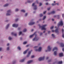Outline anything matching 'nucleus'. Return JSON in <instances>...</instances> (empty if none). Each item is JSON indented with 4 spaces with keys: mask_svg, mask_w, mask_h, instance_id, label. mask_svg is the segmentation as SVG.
Segmentation results:
<instances>
[{
    "mask_svg": "<svg viewBox=\"0 0 64 64\" xmlns=\"http://www.w3.org/2000/svg\"><path fill=\"white\" fill-rule=\"evenodd\" d=\"M64 14H62V17L63 18H64Z\"/></svg>",
    "mask_w": 64,
    "mask_h": 64,
    "instance_id": "bf43d9fd",
    "label": "nucleus"
},
{
    "mask_svg": "<svg viewBox=\"0 0 64 64\" xmlns=\"http://www.w3.org/2000/svg\"><path fill=\"white\" fill-rule=\"evenodd\" d=\"M46 13V11H45L43 12V14H45Z\"/></svg>",
    "mask_w": 64,
    "mask_h": 64,
    "instance_id": "603ef678",
    "label": "nucleus"
},
{
    "mask_svg": "<svg viewBox=\"0 0 64 64\" xmlns=\"http://www.w3.org/2000/svg\"><path fill=\"white\" fill-rule=\"evenodd\" d=\"M7 13L6 14V15L9 16L11 14V10H8L7 12Z\"/></svg>",
    "mask_w": 64,
    "mask_h": 64,
    "instance_id": "423d86ee",
    "label": "nucleus"
},
{
    "mask_svg": "<svg viewBox=\"0 0 64 64\" xmlns=\"http://www.w3.org/2000/svg\"><path fill=\"white\" fill-rule=\"evenodd\" d=\"M11 34L12 35H14V33L12 32L11 33Z\"/></svg>",
    "mask_w": 64,
    "mask_h": 64,
    "instance_id": "a18cd8bd",
    "label": "nucleus"
},
{
    "mask_svg": "<svg viewBox=\"0 0 64 64\" xmlns=\"http://www.w3.org/2000/svg\"><path fill=\"white\" fill-rule=\"evenodd\" d=\"M31 50L29 51L28 52V54L27 56V57H29V56H30V54H31Z\"/></svg>",
    "mask_w": 64,
    "mask_h": 64,
    "instance_id": "dca6fc26",
    "label": "nucleus"
},
{
    "mask_svg": "<svg viewBox=\"0 0 64 64\" xmlns=\"http://www.w3.org/2000/svg\"><path fill=\"white\" fill-rule=\"evenodd\" d=\"M52 37H53V38H54V37H55V34H52Z\"/></svg>",
    "mask_w": 64,
    "mask_h": 64,
    "instance_id": "c9c22d12",
    "label": "nucleus"
},
{
    "mask_svg": "<svg viewBox=\"0 0 64 64\" xmlns=\"http://www.w3.org/2000/svg\"><path fill=\"white\" fill-rule=\"evenodd\" d=\"M51 46H49L48 47V48L47 50H46L45 52H48V51H50L51 50Z\"/></svg>",
    "mask_w": 64,
    "mask_h": 64,
    "instance_id": "39448f33",
    "label": "nucleus"
},
{
    "mask_svg": "<svg viewBox=\"0 0 64 64\" xmlns=\"http://www.w3.org/2000/svg\"><path fill=\"white\" fill-rule=\"evenodd\" d=\"M38 48V47L37 46H35L34 47V50L36 51H38V52H40L42 50V47H40L38 48V49H37V48Z\"/></svg>",
    "mask_w": 64,
    "mask_h": 64,
    "instance_id": "f257e3e1",
    "label": "nucleus"
},
{
    "mask_svg": "<svg viewBox=\"0 0 64 64\" xmlns=\"http://www.w3.org/2000/svg\"><path fill=\"white\" fill-rule=\"evenodd\" d=\"M52 21H53L54 20V19H52Z\"/></svg>",
    "mask_w": 64,
    "mask_h": 64,
    "instance_id": "69168bd1",
    "label": "nucleus"
},
{
    "mask_svg": "<svg viewBox=\"0 0 64 64\" xmlns=\"http://www.w3.org/2000/svg\"><path fill=\"white\" fill-rule=\"evenodd\" d=\"M34 24H35V22L31 21L28 23V24L29 26H30V25H34Z\"/></svg>",
    "mask_w": 64,
    "mask_h": 64,
    "instance_id": "0eeeda50",
    "label": "nucleus"
},
{
    "mask_svg": "<svg viewBox=\"0 0 64 64\" xmlns=\"http://www.w3.org/2000/svg\"><path fill=\"white\" fill-rule=\"evenodd\" d=\"M62 50L63 51H64V48H63L62 49Z\"/></svg>",
    "mask_w": 64,
    "mask_h": 64,
    "instance_id": "338daca9",
    "label": "nucleus"
},
{
    "mask_svg": "<svg viewBox=\"0 0 64 64\" xmlns=\"http://www.w3.org/2000/svg\"><path fill=\"white\" fill-rule=\"evenodd\" d=\"M35 57V56L34 55H33L31 56V57L32 58H34Z\"/></svg>",
    "mask_w": 64,
    "mask_h": 64,
    "instance_id": "37998d69",
    "label": "nucleus"
},
{
    "mask_svg": "<svg viewBox=\"0 0 64 64\" xmlns=\"http://www.w3.org/2000/svg\"><path fill=\"white\" fill-rule=\"evenodd\" d=\"M9 5V4H6L3 6L4 7H6Z\"/></svg>",
    "mask_w": 64,
    "mask_h": 64,
    "instance_id": "cd10ccee",
    "label": "nucleus"
},
{
    "mask_svg": "<svg viewBox=\"0 0 64 64\" xmlns=\"http://www.w3.org/2000/svg\"><path fill=\"white\" fill-rule=\"evenodd\" d=\"M10 25V24L9 23L8 24L6 25L5 27L6 29H8V28H9V26Z\"/></svg>",
    "mask_w": 64,
    "mask_h": 64,
    "instance_id": "f8f14e48",
    "label": "nucleus"
},
{
    "mask_svg": "<svg viewBox=\"0 0 64 64\" xmlns=\"http://www.w3.org/2000/svg\"><path fill=\"white\" fill-rule=\"evenodd\" d=\"M42 3H40L39 4L40 6H41V5H42Z\"/></svg>",
    "mask_w": 64,
    "mask_h": 64,
    "instance_id": "49530a36",
    "label": "nucleus"
},
{
    "mask_svg": "<svg viewBox=\"0 0 64 64\" xmlns=\"http://www.w3.org/2000/svg\"><path fill=\"white\" fill-rule=\"evenodd\" d=\"M9 45H10V44L9 43H8L6 45L7 46H9Z\"/></svg>",
    "mask_w": 64,
    "mask_h": 64,
    "instance_id": "09e8293b",
    "label": "nucleus"
},
{
    "mask_svg": "<svg viewBox=\"0 0 64 64\" xmlns=\"http://www.w3.org/2000/svg\"><path fill=\"white\" fill-rule=\"evenodd\" d=\"M39 15H40V17H42V16H43V14H40Z\"/></svg>",
    "mask_w": 64,
    "mask_h": 64,
    "instance_id": "72a5a7b5",
    "label": "nucleus"
},
{
    "mask_svg": "<svg viewBox=\"0 0 64 64\" xmlns=\"http://www.w3.org/2000/svg\"><path fill=\"white\" fill-rule=\"evenodd\" d=\"M52 32H54V30H52Z\"/></svg>",
    "mask_w": 64,
    "mask_h": 64,
    "instance_id": "052dcab7",
    "label": "nucleus"
},
{
    "mask_svg": "<svg viewBox=\"0 0 64 64\" xmlns=\"http://www.w3.org/2000/svg\"><path fill=\"white\" fill-rule=\"evenodd\" d=\"M55 32H56V33H58V34L59 32V31L58 30V29L57 28L55 30Z\"/></svg>",
    "mask_w": 64,
    "mask_h": 64,
    "instance_id": "412c9836",
    "label": "nucleus"
},
{
    "mask_svg": "<svg viewBox=\"0 0 64 64\" xmlns=\"http://www.w3.org/2000/svg\"><path fill=\"white\" fill-rule=\"evenodd\" d=\"M18 18H16V21H18Z\"/></svg>",
    "mask_w": 64,
    "mask_h": 64,
    "instance_id": "3c124183",
    "label": "nucleus"
},
{
    "mask_svg": "<svg viewBox=\"0 0 64 64\" xmlns=\"http://www.w3.org/2000/svg\"><path fill=\"white\" fill-rule=\"evenodd\" d=\"M26 31H27V29L26 28H24L23 30L22 31L23 32H26Z\"/></svg>",
    "mask_w": 64,
    "mask_h": 64,
    "instance_id": "bb28decb",
    "label": "nucleus"
},
{
    "mask_svg": "<svg viewBox=\"0 0 64 64\" xmlns=\"http://www.w3.org/2000/svg\"><path fill=\"white\" fill-rule=\"evenodd\" d=\"M47 26V24H44L42 26H39L40 28H41L42 30H46V28H45Z\"/></svg>",
    "mask_w": 64,
    "mask_h": 64,
    "instance_id": "7ed1b4c3",
    "label": "nucleus"
},
{
    "mask_svg": "<svg viewBox=\"0 0 64 64\" xmlns=\"http://www.w3.org/2000/svg\"><path fill=\"white\" fill-rule=\"evenodd\" d=\"M51 14V12H48V15H50V14Z\"/></svg>",
    "mask_w": 64,
    "mask_h": 64,
    "instance_id": "8fccbe9b",
    "label": "nucleus"
},
{
    "mask_svg": "<svg viewBox=\"0 0 64 64\" xmlns=\"http://www.w3.org/2000/svg\"><path fill=\"white\" fill-rule=\"evenodd\" d=\"M55 13V11H52L51 12V13L52 14H54Z\"/></svg>",
    "mask_w": 64,
    "mask_h": 64,
    "instance_id": "f704fd0d",
    "label": "nucleus"
},
{
    "mask_svg": "<svg viewBox=\"0 0 64 64\" xmlns=\"http://www.w3.org/2000/svg\"><path fill=\"white\" fill-rule=\"evenodd\" d=\"M20 11L22 12H23L24 13H25V12L26 11H25V10H20Z\"/></svg>",
    "mask_w": 64,
    "mask_h": 64,
    "instance_id": "b1692460",
    "label": "nucleus"
},
{
    "mask_svg": "<svg viewBox=\"0 0 64 64\" xmlns=\"http://www.w3.org/2000/svg\"><path fill=\"white\" fill-rule=\"evenodd\" d=\"M8 39L9 40H11L12 39V38L10 36L8 37Z\"/></svg>",
    "mask_w": 64,
    "mask_h": 64,
    "instance_id": "a878e982",
    "label": "nucleus"
},
{
    "mask_svg": "<svg viewBox=\"0 0 64 64\" xmlns=\"http://www.w3.org/2000/svg\"><path fill=\"white\" fill-rule=\"evenodd\" d=\"M36 2L37 3H38V0H36Z\"/></svg>",
    "mask_w": 64,
    "mask_h": 64,
    "instance_id": "e2e57ef3",
    "label": "nucleus"
},
{
    "mask_svg": "<svg viewBox=\"0 0 64 64\" xmlns=\"http://www.w3.org/2000/svg\"><path fill=\"white\" fill-rule=\"evenodd\" d=\"M22 34V32L20 31L19 32L18 34L19 35H21V34Z\"/></svg>",
    "mask_w": 64,
    "mask_h": 64,
    "instance_id": "7c9ffc66",
    "label": "nucleus"
},
{
    "mask_svg": "<svg viewBox=\"0 0 64 64\" xmlns=\"http://www.w3.org/2000/svg\"><path fill=\"white\" fill-rule=\"evenodd\" d=\"M18 10H19V8H16L15 9V11L16 12L18 11Z\"/></svg>",
    "mask_w": 64,
    "mask_h": 64,
    "instance_id": "c756f323",
    "label": "nucleus"
},
{
    "mask_svg": "<svg viewBox=\"0 0 64 64\" xmlns=\"http://www.w3.org/2000/svg\"><path fill=\"white\" fill-rule=\"evenodd\" d=\"M62 61L59 62H58V64H62Z\"/></svg>",
    "mask_w": 64,
    "mask_h": 64,
    "instance_id": "58836bf2",
    "label": "nucleus"
},
{
    "mask_svg": "<svg viewBox=\"0 0 64 64\" xmlns=\"http://www.w3.org/2000/svg\"><path fill=\"white\" fill-rule=\"evenodd\" d=\"M56 4L57 5H59V4H58V3H56Z\"/></svg>",
    "mask_w": 64,
    "mask_h": 64,
    "instance_id": "680f3d73",
    "label": "nucleus"
},
{
    "mask_svg": "<svg viewBox=\"0 0 64 64\" xmlns=\"http://www.w3.org/2000/svg\"><path fill=\"white\" fill-rule=\"evenodd\" d=\"M60 15H55L54 16V18H58V19H59L60 17Z\"/></svg>",
    "mask_w": 64,
    "mask_h": 64,
    "instance_id": "9b49d317",
    "label": "nucleus"
},
{
    "mask_svg": "<svg viewBox=\"0 0 64 64\" xmlns=\"http://www.w3.org/2000/svg\"><path fill=\"white\" fill-rule=\"evenodd\" d=\"M57 49H58L56 47H54L52 49V51H54V50H57Z\"/></svg>",
    "mask_w": 64,
    "mask_h": 64,
    "instance_id": "2eb2a0df",
    "label": "nucleus"
},
{
    "mask_svg": "<svg viewBox=\"0 0 64 64\" xmlns=\"http://www.w3.org/2000/svg\"><path fill=\"white\" fill-rule=\"evenodd\" d=\"M42 34H43V33H42V32H41L40 34V35H42Z\"/></svg>",
    "mask_w": 64,
    "mask_h": 64,
    "instance_id": "864d4df0",
    "label": "nucleus"
},
{
    "mask_svg": "<svg viewBox=\"0 0 64 64\" xmlns=\"http://www.w3.org/2000/svg\"><path fill=\"white\" fill-rule=\"evenodd\" d=\"M50 31H48V33H50Z\"/></svg>",
    "mask_w": 64,
    "mask_h": 64,
    "instance_id": "774afa93",
    "label": "nucleus"
},
{
    "mask_svg": "<svg viewBox=\"0 0 64 64\" xmlns=\"http://www.w3.org/2000/svg\"><path fill=\"white\" fill-rule=\"evenodd\" d=\"M60 44V46H61L62 47H63L64 46V44L63 43V42L61 43Z\"/></svg>",
    "mask_w": 64,
    "mask_h": 64,
    "instance_id": "aec40b11",
    "label": "nucleus"
},
{
    "mask_svg": "<svg viewBox=\"0 0 64 64\" xmlns=\"http://www.w3.org/2000/svg\"><path fill=\"white\" fill-rule=\"evenodd\" d=\"M28 14L27 13H26V14H25L24 15V16H27V15Z\"/></svg>",
    "mask_w": 64,
    "mask_h": 64,
    "instance_id": "ea45409f",
    "label": "nucleus"
},
{
    "mask_svg": "<svg viewBox=\"0 0 64 64\" xmlns=\"http://www.w3.org/2000/svg\"><path fill=\"white\" fill-rule=\"evenodd\" d=\"M48 58H49L48 57H47L46 58V59H48Z\"/></svg>",
    "mask_w": 64,
    "mask_h": 64,
    "instance_id": "0e129e2a",
    "label": "nucleus"
},
{
    "mask_svg": "<svg viewBox=\"0 0 64 64\" xmlns=\"http://www.w3.org/2000/svg\"><path fill=\"white\" fill-rule=\"evenodd\" d=\"M56 5V3H52V6H55V5Z\"/></svg>",
    "mask_w": 64,
    "mask_h": 64,
    "instance_id": "e433bc0d",
    "label": "nucleus"
},
{
    "mask_svg": "<svg viewBox=\"0 0 64 64\" xmlns=\"http://www.w3.org/2000/svg\"><path fill=\"white\" fill-rule=\"evenodd\" d=\"M27 43V42H24L23 43V44H26Z\"/></svg>",
    "mask_w": 64,
    "mask_h": 64,
    "instance_id": "4c0bfd02",
    "label": "nucleus"
},
{
    "mask_svg": "<svg viewBox=\"0 0 64 64\" xmlns=\"http://www.w3.org/2000/svg\"><path fill=\"white\" fill-rule=\"evenodd\" d=\"M50 8H48V10H49L50 9Z\"/></svg>",
    "mask_w": 64,
    "mask_h": 64,
    "instance_id": "5fc2aeb1",
    "label": "nucleus"
},
{
    "mask_svg": "<svg viewBox=\"0 0 64 64\" xmlns=\"http://www.w3.org/2000/svg\"><path fill=\"white\" fill-rule=\"evenodd\" d=\"M48 3H46V5H48Z\"/></svg>",
    "mask_w": 64,
    "mask_h": 64,
    "instance_id": "13d9d810",
    "label": "nucleus"
},
{
    "mask_svg": "<svg viewBox=\"0 0 64 64\" xmlns=\"http://www.w3.org/2000/svg\"><path fill=\"white\" fill-rule=\"evenodd\" d=\"M25 59L23 58L22 60H19V62H24V61H25Z\"/></svg>",
    "mask_w": 64,
    "mask_h": 64,
    "instance_id": "4468645a",
    "label": "nucleus"
},
{
    "mask_svg": "<svg viewBox=\"0 0 64 64\" xmlns=\"http://www.w3.org/2000/svg\"><path fill=\"white\" fill-rule=\"evenodd\" d=\"M35 3H33L32 6L33 7L34 10H36L37 9V6L36 5H35Z\"/></svg>",
    "mask_w": 64,
    "mask_h": 64,
    "instance_id": "20e7f679",
    "label": "nucleus"
},
{
    "mask_svg": "<svg viewBox=\"0 0 64 64\" xmlns=\"http://www.w3.org/2000/svg\"><path fill=\"white\" fill-rule=\"evenodd\" d=\"M54 55L55 56H56V55H57V51H55L54 53Z\"/></svg>",
    "mask_w": 64,
    "mask_h": 64,
    "instance_id": "5701e85b",
    "label": "nucleus"
},
{
    "mask_svg": "<svg viewBox=\"0 0 64 64\" xmlns=\"http://www.w3.org/2000/svg\"><path fill=\"white\" fill-rule=\"evenodd\" d=\"M33 2V0H28L27 1V3H31V2Z\"/></svg>",
    "mask_w": 64,
    "mask_h": 64,
    "instance_id": "4be33fe9",
    "label": "nucleus"
},
{
    "mask_svg": "<svg viewBox=\"0 0 64 64\" xmlns=\"http://www.w3.org/2000/svg\"><path fill=\"white\" fill-rule=\"evenodd\" d=\"M28 50H29V49H28L26 50H25L24 52H23V54H25L26 53H27V51H28Z\"/></svg>",
    "mask_w": 64,
    "mask_h": 64,
    "instance_id": "6ab92c4d",
    "label": "nucleus"
},
{
    "mask_svg": "<svg viewBox=\"0 0 64 64\" xmlns=\"http://www.w3.org/2000/svg\"><path fill=\"white\" fill-rule=\"evenodd\" d=\"M14 36H17V34H14Z\"/></svg>",
    "mask_w": 64,
    "mask_h": 64,
    "instance_id": "79ce46f5",
    "label": "nucleus"
},
{
    "mask_svg": "<svg viewBox=\"0 0 64 64\" xmlns=\"http://www.w3.org/2000/svg\"><path fill=\"white\" fill-rule=\"evenodd\" d=\"M45 58V56H44L43 57H40L38 59L39 61H41L43 60Z\"/></svg>",
    "mask_w": 64,
    "mask_h": 64,
    "instance_id": "1a4fd4ad",
    "label": "nucleus"
},
{
    "mask_svg": "<svg viewBox=\"0 0 64 64\" xmlns=\"http://www.w3.org/2000/svg\"><path fill=\"white\" fill-rule=\"evenodd\" d=\"M63 22L62 20L61 21H60L58 23V27H59V26H63Z\"/></svg>",
    "mask_w": 64,
    "mask_h": 64,
    "instance_id": "f03ea898",
    "label": "nucleus"
},
{
    "mask_svg": "<svg viewBox=\"0 0 64 64\" xmlns=\"http://www.w3.org/2000/svg\"><path fill=\"white\" fill-rule=\"evenodd\" d=\"M15 63H16V61L15 60L13 61L12 62V64H14Z\"/></svg>",
    "mask_w": 64,
    "mask_h": 64,
    "instance_id": "473e14b6",
    "label": "nucleus"
},
{
    "mask_svg": "<svg viewBox=\"0 0 64 64\" xmlns=\"http://www.w3.org/2000/svg\"><path fill=\"white\" fill-rule=\"evenodd\" d=\"M17 49H18L19 50H21V48L20 46H18L17 47Z\"/></svg>",
    "mask_w": 64,
    "mask_h": 64,
    "instance_id": "2f4dec72",
    "label": "nucleus"
},
{
    "mask_svg": "<svg viewBox=\"0 0 64 64\" xmlns=\"http://www.w3.org/2000/svg\"><path fill=\"white\" fill-rule=\"evenodd\" d=\"M33 61V60H30L27 62V64H30V63H32Z\"/></svg>",
    "mask_w": 64,
    "mask_h": 64,
    "instance_id": "ddd939ff",
    "label": "nucleus"
},
{
    "mask_svg": "<svg viewBox=\"0 0 64 64\" xmlns=\"http://www.w3.org/2000/svg\"><path fill=\"white\" fill-rule=\"evenodd\" d=\"M21 29V28L20 27H19L18 28V30H20Z\"/></svg>",
    "mask_w": 64,
    "mask_h": 64,
    "instance_id": "4d7b16f0",
    "label": "nucleus"
},
{
    "mask_svg": "<svg viewBox=\"0 0 64 64\" xmlns=\"http://www.w3.org/2000/svg\"><path fill=\"white\" fill-rule=\"evenodd\" d=\"M46 16H44L42 18V20H44V19H46Z\"/></svg>",
    "mask_w": 64,
    "mask_h": 64,
    "instance_id": "393cba45",
    "label": "nucleus"
},
{
    "mask_svg": "<svg viewBox=\"0 0 64 64\" xmlns=\"http://www.w3.org/2000/svg\"><path fill=\"white\" fill-rule=\"evenodd\" d=\"M39 40L37 36H36L35 37L32 39V41H37Z\"/></svg>",
    "mask_w": 64,
    "mask_h": 64,
    "instance_id": "6e6552de",
    "label": "nucleus"
},
{
    "mask_svg": "<svg viewBox=\"0 0 64 64\" xmlns=\"http://www.w3.org/2000/svg\"><path fill=\"white\" fill-rule=\"evenodd\" d=\"M36 34V32H35L34 34L30 35V38H32V37H33V36H34V35H35Z\"/></svg>",
    "mask_w": 64,
    "mask_h": 64,
    "instance_id": "f3484780",
    "label": "nucleus"
},
{
    "mask_svg": "<svg viewBox=\"0 0 64 64\" xmlns=\"http://www.w3.org/2000/svg\"><path fill=\"white\" fill-rule=\"evenodd\" d=\"M59 55L60 57H62L63 56V53H60L59 54Z\"/></svg>",
    "mask_w": 64,
    "mask_h": 64,
    "instance_id": "a211bd4d",
    "label": "nucleus"
},
{
    "mask_svg": "<svg viewBox=\"0 0 64 64\" xmlns=\"http://www.w3.org/2000/svg\"><path fill=\"white\" fill-rule=\"evenodd\" d=\"M53 28H54V26H53L50 27V29H53Z\"/></svg>",
    "mask_w": 64,
    "mask_h": 64,
    "instance_id": "a19ab883",
    "label": "nucleus"
},
{
    "mask_svg": "<svg viewBox=\"0 0 64 64\" xmlns=\"http://www.w3.org/2000/svg\"><path fill=\"white\" fill-rule=\"evenodd\" d=\"M6 50L7 51H9V50H10V48L9 47H8L6 48Z\"/></svg>",
    "mask_w": 64,
    "mask_h": 64,
    "instance_id": "c85d7f7f",
    "label": "nucleus"
},
{
    "mask_svg": "<svg viewBox=\"0 0 64 64\" xmlns=\"http://www.w3.org/2000/svg\"><path fill=\"white\" fill-rule=\"evenodd\" d=\"M2 48H0V51H1V50H2Z\"/></svg>",
    "mask_w": 64,
    "mask_h": 64,
    "instance_id": "de8ad7c7",
    "label": "nucleus"
},
{
    "mask_svg": "<svg viewBox=\"0 0 64 64\" xmlns=\"http://www.w3.org/2000/svg\"><path fill=\"white\" fill-rule=\"evenodd\" d=\"M62 32L63 33V32H64V29H62Z\"/></svg>",
    "mask_w": 64,
    "mask_h": 64,
    "instance_id": "c03bdc74",
    "label": "nucleus"
},
{
    "mask_svg": "<svg viewBox=\"0 0 64 64\" xmlns=\"http://www.w3.org/2000/svg\"><path fill=\"white\" fill-rule=\"evenodd\" d=\"M62 37L63 38H64V34H62Z\"/></svg>",
    "mask_w": 64,
    "mask_h": 64,
    "instance_id": "6e6d98bb",
    "label": "nucleus"
},
{
    "mask_svg": "<svg viewBox=\"0 0 64 64\" xmlns=\"http://www.w3.org/2000/svg\"><path fill=\"white\" fill-rule=\"evenodd\" d=\"M12 26L13 27H15V28H16L18 26V24H14L12 25Z\"/></svg>",
    "mask_w": 64,
    "mask_h": 64,
    "instance_id": "9d476101",
    "label": "nucleus"
}]
</instances>
